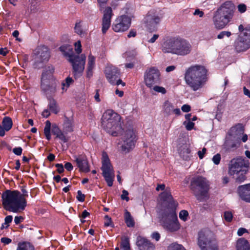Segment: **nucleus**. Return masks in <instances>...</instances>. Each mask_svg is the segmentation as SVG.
<instances>
[{"label": "nucleus", "mask_w": 250, "mask_h": 250, "mask_svg": "<svg viewBox=\"0 0 250 250\" xmlns=\"http://www.w3.org/2000/svg\"><path fill=\"white\" fill-rule=\"evenodd\" d=\"M177 205L178 203L173 200L169 188L161 193L159 207L160 221L163 228L169 232L177 231L180 228L176 212Z\"/></svg>", "instance_id": "f257e3e1"}, {"label": "nucleus", "mask_w": 250, "mask_h": 250, "mask_svg": "<svg viewBox=\"0 0 250 250\" xmlns=\"http://www.w3.org/2000/svg\"><path fill=\"white\" fill-rule=\"evenodd\" d=\"M184 79L187 85L196 91L203 88L208 81V70L203 65H192L186 70Z\"/></svg>", "instance_id": "f03ea898"}, {"label": "nucleus", "mask_w": 250, "mask_h": 250, "mask_svg": "<svg viewBox=\"0 0 250 250\" xmlns=\"http://www.w3.org/2000/svg\"><path fill=\"white\" fill-rule=\"evenodd\" d=\"M23 196L18 190H5L1 195L3 208L13 212L23 210L27 206L26 200Z\"/></svg>", "instance_id": "7ed1b4c3"}, {"label": "nucleus", "mask_w": 250, "mask_h": 250, "mask_svg": "<svg viewBox=\"0 0 250 250\" xmlns=\"http://www.w3.org/2000/svg\"><path fill=\"white\" fill-rule=\"evenodd\" d=\"M192 46L189 42L179 37L170 38L163 42L162 50L165 53H170L178 56H185L189 54Z\"/></svg>", "instance_id": "20e7f679"}, {"label": "nucleus", "mask_w": 250, "mask_h": 250, "mask_svg": "<svg viewBox=\"0 0 250 250\" xmlns=\"http://www.w3.org/2000/svg\"><path fill=\"white\" fill-rule=\"evenodd\" d=\"M59 49L71 63L74 77L76 79L82 76L85 63L86 57L85 55L74 54L72 47L68 44L61 46Z\"/></svg>", "instance_id": "39448f33"}, {"label": "nucleus", "mask_w": 250, "mask_h": 250, "mask_svg": "<svg viewBox=\"0 0 250 250\" xmlns=\"http://www.w3.org/2000/svg\"><path fill=\"white\" fill-rule=\"evenodd\" d=\"M121 116L112 110H107L103 114L101 124L103 128L113 136H117L122 131Z\"/></svg>", "instance_id": "423d86ee"}, {"label": "nucleus", "mask_w": 250, "mask_h": 250, "mask_svg": "<svg viewBox=\"0 0 250 250\" xmlns=\"http://www.w3.org/2000/svg\"><path fill=\"white\" fill-rule=\"evenodd\" d=\"M249 167V162L242 157L233 158L229 164L228 173L232 176L236 183L240 184L246 180Z\"/></svg>", "instance_id": "0eeeda50"}, {"label": "nucleus", "mask_w": 250, "mask_h": 250, "mask_svg": "<svg viewBox=\"0 0 250 250\" xmlns=\"http://www.w3.org/2000/svg\"><path fill=\"white\" fill-rule=\"evenodd\" d=\"M190 188L199 201H203L207 196L209 188V183L204 177L198 176L192 178Z\"/></svg>", "instance_id": "6e6552de"}, {"label": "nucleus", "mask_w": 250, "mask_h": 250, "mask_svg": "<svg viewBox=\"0 0 250 250\" xmlns=\"http://www.w3.org/2000/svg\"><path fill=\"white\" fill-rule=\"evenodd\" d=\"M136 142L135 132L132 127L124 131L121 140L118 143V148L123 154H126L135 147Z\"/></svg>", "instance_id": "1a4fd4ad"}, {"label": "nucleus", "mask_w": 250, "mask_h": 250, "mask_svg": "<svg viewBox=\"0 0 250 250\" xmlns=\"http://www.w3.org/2000/svg\"><path fill=\"white\" fill-rule=\"evenodd\" d=\"M144 82L146 85L151 88L153 85L160 83L161 73L155 67H151L146 70L144 74Z\"/></svg>", "instance_id": "9d476101"}, {"label": "nucleus", "mask_w": 250, "mask_h": 250, "mask_svg": "<svg viewBox=\"0 0 250 250\" xmlns=\"http://www.w3.org/2000/svg\"><path fill=\"white\" fill-rule=\"evenodd\" d=\"M234 47L237 52H244L250 48V29H246L235 41Z\"/></svg>", "instance_id": "9b49d317"}, {"label": "nucleus", "mask_w": 250, "mask_h": 250, "mask_svg": "<svg viewBox=\"0 0 250 250\" xmlns=\"http://www.w3.org/2000/svg\"><path fill=\"white\" fill-rule=\"evenodd\" d=\"M162 17L159 12L155 9L150 10L144 19L146 26L150 30H154L159 24Z\"/></svg>", "instance_id": "f8f14e48"}, {"label": "nucleus", "mask_w": 250, "mask_h": 250, "mask_svg": "<svg viewBox=\"0 0 250 250\" xmlns=\"http://www.w3.org/2000/svg\"><path fill=\"white\" fill-rule=\"evenodd\" d=\"M101 169L107 185L109 187H111L114 181V173L109 157H104L102 160Z\"/></svg>", "instance_id": "ddd939ff"}, {"label": "nucleus", "mask_w": 250, "mask_h": 250, "mask_svg": "<svg viewBox=\"0 0 250 250\" xmlns=\"http://www.w3.org/2000/svg\"><path fill=\"white\" fill-rule=\"evenodd\" d=\"M235 7L234 4L230 1L225 2L215 12L216 18H219L220 15L225 17V21H230L232 18L234 11Z\"/></svg>", "instance_id": "4468645a"}, {"label": "nucleus", "mask_w": 250, "mask_h": 250, "mask_svg": "<svg viewBox=\"0 0 250 250\" xmlns=\"http://www.w3.org/2000/svg\"><path fill=\"white\" fill-rule=\"evenodd\" d=\"M131 24V19L126 15L118 17L112 25V29L116 32H124L127 30Z\"/></svg>", "instance_id": "2eb2a0df"}, {"label": "nucleus", "mask_w": 250, "mask_h": 250, "mask_svg": "<svg viewBox=\"0 0 250 250\" xmlns=\"http://www.w3.org/2000/svg\"><path fill=\"white\" fill-rule=\"evenodd\" d=\"M244 126L242 124H237L229 128L226 134L245 143L248 140V135L244 133Z\"/></svg>", "instance_id": "dca6fc26"}, {"label": "nucleus", "mask_w": 250, "mask_h": 250, "mask_svg": "<svg viewBox=\"0 0 250 250\" xmlns=\"http://www.w3.org/2000/svg\"><path fill=\"white\" fill-rule=\"evenodd\" d=\"M241 141L226 134L223 148L226 152L235 150L240 146Z\"/></svg>", "instance_id": "f3484780"}, {"label": "nucleus", "mask_w": 250, "mask_h": 250, "mask_svg": "<svg viewBox=\"0 0 250 250\" xmlns=\"http://www.w3.org/2000/svg\"><path fill=\"white\" fill-rule=\"evenodd\" d=\"M212 233L209 230H201L198 233V245L200 248L208 245L209 243L216 242L212 239Z\"/></svg>", "instance_id": "a211bd4d"}, {"label": "nucleus", "mask_w": 250, "mask_h": 250, "mask_svg": "<svg viewBox=\"0 0 250 250\" xmlns=\"http://www.w3.org/2000/svg\"><path fill=\"white\" fill-rule=\"evenodd\" d=\"M57 81L56 80H47L43 78L41 82V88L46 95L49 96L54 94L56 91Z\"/></svg>", "instance_id": "6ab92c4d"}, {"label": "nucleus", "mask_w": 250, "mask_h": 250, "mask_svg": "<svg viewBox=\"0 0 250 250\" xmlns=\"http://www.w3.org/2000/svg\"><path fill=\"white\" fill-rule=\"evenodd\" d=\"M113 15L112 8L107 7L104 11V15L102 19V32L104 34L109 29L111 25V19Z\"/></svg>", "instance_id": "aec40b11"}, {"label": "nucleus", "mask_w": 250, "mask_h": 250, "mask_svg": "<svg viewBox=\"0 0 250 250\" xmlns=\"http://www.w3.org/2000/svg\"><path fill=\"white\" fill-rule=\"evenodd\" d=\"M105 73L106 78L112 84H114L115 80L120 77V72L118 69L114 66L106 67Z\"/></svg>", "instance_id": "412c9836"}, {"label": "nucleus", "mask_w": 250, "mask_h": 250, "mask_svg": "<svg viewBox=\"0 0 250 250\" xmlns=\"http://www.w3.org/2000/svg\"><path fill=\"white\" fill-rule=\"evenodd\" d=\"M237 191L240 198L243 201L250 203V184L239 186Z\"/></svg>", "instance_id": "4be33fe9"}, {"label": "nucleus", "mask_w": 250, "mask_h": 250, "mask_svg": "<svg viewBox=\"0 0 250 250\" xmlns=\"http://www.w3.org/2000/svg\"><path fill=\"white\" fill-rule=\"evenodd\" d=\"M163 111L167 116L172 114L179 116L181 113L179 108L175 107L174 105L167 100L165 101L163 105Z\"/></svg>", "instance_id": "5701e85b"}, {"label": "nucleus", "mask_w": 250, "mask_h": 250, "mask_svg": "<svg viewBox=\"0 0 250 250\" xmlns=\"http://www.w3.org/2000/svg\"><path fill=\"white\" fill-rule=\"evenodd\" d=\"M38 54L36 59L37 62H42L48 61L50 58V53L48 48L45 46H42L38 48Z\"/></svg>", "instance_id": "b1692460"}, {"label": "nucleus", "mask_w": 250, "mask_h": 250, "mask_svg": "<svg viewBox=\"0 0 250 250\" xmlns=\"http://www.w3.org/2000/svg\"><path fill=\"white\" fill-rule=\"evenodd\" d=\"M136 245L139 250H153V244L150 241L141 236L137 237Z\"/></svg>", "instance_id": "393cba45"}, {"label": "nucleus", "mask_w": 250, "mask_h": 250, "mask_svg": "<svg viewBox=\"0 0 250 250\" xmlns=\"http://www.w3.org/2000/svg\"><path fill=\"white\" fill-rule=\"evenodd\" d=\"M76 162L81 171L87 172L89 171V164L85 158L77 157Z\"/></svg>", "instance_id": "a878e982"}, {"label": "nucleus", "mask_w": 250, "mask_h": 250, "mask_svg": "<svg viewBox=\"0 0 250 250\" xmlns=\"http://www.w3.org/2000/svg\"><path fill=\"white\" fill-rule=\"evenodd\" d=\"M52 132L56 136V138H59L62 142L66 143L68 141V138L64 135L63 133L56 125H53Z\"/></svg>", "instance_id": "bb28decb"}, {"label": "nucleus", "mask_w": 250, "mask_h": 250, "mask_svg": "<svg viewBox=\"0 0 250 250\" xmlns=\"http://www.w3.org/2000/svg\"><path fill=\"white\" fill-rule=\"evenodd\" d=\"M213 20L215 27L219 29H221L224 28L229 21H226L224 20L225 17H223V16H222V15H220L219 18L217 19L216 18V13H215L213 17Z\"/></svg>", "instance_id": "cd10ccee"}, {"label": "nucleus", "mask_w": 250, "mask_h": 250, "mask_svg": "<svg viewBox=\"0 0 250 250\" xmlns=\"http://www.w3.org/2000/svg\"><path fill=\"white\" fill-rule=\"evenodd\" d=\"M54 72V68L53 66L50 65L46 67L42 74L41 82L43 80L44 77L47 80H55L53 75Z\"/></svg>", "instance_id": "c85d7f7f"}, {"label": "nucleus", "mask_w": 250, "mask_h": 250, "mask_svg": "<svg viewBox=\"0 0 250 250\" xmlns=\"http://www.w3.org/2000/svg\"><path fill=\"white\" fill-rule=\"evenodd\" d=\"M126 59L129 61L131 59H134L136 62H140L141 57L139 56L136 49L129 50L125 53Z\"/></svg>", "instance_id": "c756f323"}, {"label": "nucleus", "mask_w": 250, "mask_h": 250, "mask_svg": "<svg viewBox=\"0 0 250 250\" xmlns=\"http://www.w3.org/2000/svg\"><path fill=\"white\" fill-rule=\"evenodd\" d=\"M48 100V108L50 111L55 114H58L60 111V108L57 101L53 98H49Z\"/></svg>", "instance_id": "7c9ffc66"}, {"label": "nucleus", "mask_w": 250, "mask_h": 250, "mask_svg": "<svg viewBox=\"0 0 250 250\" xmlns=\"http://www.w3.org/2000/svg\"><path fill=\"white\" fill-rule=\"evenodd\" d=\"M236 249L237 250H250V246L248 240L241 238L237 240Z\"/></svg>", "instance_id": "2f4dec72"}, {"label": "nucleus", "mask_w": 250, "mask_h": 250, "mask_svg": "<svg viewBox=\"0 0 250 250\" xmlns=\"http://www.w3.org/2000/svg\"><path fill=\"white\" fill-rule=\"evenodd\" d=\"M95 58L91 55H89L88 59L87 68V76L90 78L92 75V70L95 66Z\"/></svg>", "instance_id": "473e14b6"}, {"label": "nucleus", "mask_w": 250, "mask_h": 250, "mask_svg": "<svg viewBox=\"0 0 250 250\" xmlns=\"http://www.w3.org/2000/svg\"><path fill=\"white\" fill-rule=\"evenodd\" d=\"M63 130L65 133L70 132L73 131V122L72 119L65 117L63 124Z\"/></svg>", "instance_id": "72a5a7b5"}, {"label": "nucleus", "mask_w": 250, "mask_h": 250, "mask_svg": "<svg viewBox=\"0 0 250 250\" xmlns=\"http://www.w3.org/2000/svg\"><path fill=\"white\" fill-rule=\"evenodd\" d=\"M125 222L126 224L127 227L132 228L134 227L135 222L132 217L130 213L127 210H125Z\"/></svg>", "instance_id": "f704fd0d"}, {"label": "nucleus", "mask_w": 250, "mask_h": 250, "mask_svg": "<svg viewBox=\"0 0 250 250\" xmlns=\"http://www.w3.org/2000/svg\"><path fill=\"white\" fill-rule=\"evenodd\" d=\"M75 32L81 37L85 35V32L83 28L82 21H79L76 22L74 27Z\"/></svg>", "instance_id": "c9c22d12"}, {"label": "nucleus", "mask_w": 250, "mask_h": 250, "mask_svg": "<svg viewBox=\"0 0 250 250\" xmlns=\"http://www.w3.org/2000/svg\"><path fill=\"white\" fill-rule=\"evenodd\" d=\"M2 124L4 129L6 131H8L11 128L13 125V122L11 118L9 117H5L3 119Z\"/></svg>", "instance_id": "e433bc0d"}, {"label": "nucleus", "mask_w": 250, "mask_h": 250, "mask_svg": "<svg viewBox=\"0 0 250 250\" xmlns=\"http://www.w3.org/2000/svg\"><path fill=\"white\" fill-rule=\"evenodd\" d=\"M17 250H34V247L28 242L19 243Z\"/></svg>", "instance_id": "4c0bfd02"}, {"label": "nucleus", "mask_w": 250, "mask_h": 250, "mask_svg": "<svg viewBox=\"0 0 250 250\" xmlns=\"http://www.w3.org/2000/svg\"><path fill=\"white\" fill-rule=\"evenodd\" d=\"M121 248L124 250H131L129 240L127 237H124L122 238Z\"/></svg>", "instance_id": "58836bf2"}, {"label": "nucleus", "mask_w": 250, "mask_h": 250, "mask_svg": "<svg viewBox=\"0 0 250 250\" xmlns=\"http://www.w3.org/2000/svg\"><path fill=\"white\" fill-rule=\"evenodd\" d=\"M50 128L51 123L49 121H46L45 122V125L44 128V133L48 140H49L51 138Z\"/></svg>", "instance_id": "ea45409f"}, {"label": "nucleus", "mask_w": 250, "mask_h": 250, "mask_svg": "<svg viewBox=\"0 0 250 250\" xmlns=\"http://www.w3.org/2000/svg\"><path fill=\"white\" fill-rule=\"evenodd\" d=\"M74 81L72 79V78L70 77H67L65 81L62 82V90H64L65 88V90L66 89L73 83Z\"/></svg>", "instance_id": "a19ab883"}, {"label": "nucleus", "mask_w": 250, "mask_h": 250, "mask_svg": "<svg viewBox=\"0 0 250 250\" xmlns=\"http://www.w3.org/2000/svg\"><path fill=\"white\" fill-rule=\"evenodd\" d=\"M201 250H218V246L216 242L209 243L208 245L201 248Z\"/></svg>", "instance_id": "79ce46f5"}, {"label": "nucleus", "mask_w": 250, "mask_h": 250, "mask_svg": "<svg viewBox=\"0 0 250 250\" xmlns=\"http://www.w3.org/2000/svg\"><path fill=\"white\" fill-rule=\"evenodd\" d=\"M188 213L187 210H182L179 213V218L184 221H186L188 219Z\"/></svg>", "instance_id": "37998d69"}, {"label": "nucleus", "mask_w": 250, "mask_h": 250, "mask_svg": "<svg viewBox=\"0 0 250 250\" xmlns=\"http://www.w3.org/2000/svg\"><path fill=\"white\" fill-rule=\"evenodd\" d=\"M153 90L156 92L161 93L162 94H165L167 92V90L164 87L160 86H154L153 87Z\"/></svg>", "instance_id": "c03bdc74"}, {"label": "nucleus", "mask_w": 250, "mask_h": 250, "mask_svg": "<svg viewBox=\"0 0 250 250\" xmlns=\"http://www.w3.org/2000/svg\"><path fill=\"white\" fill-rule=\"evenodd\" d=\"M232 214L230 211H226L224 212V218L226 221L230 222L232 219Z\"/></svg>", "instance_id": "a18cd8bd"}, {"label": "nucleus", "mask_w": 250, "mask_h": 250, "mask_svg": "<svg viewBox=\"0 0 250 250\" xmlns=\"http://www.w3.org/2000/svg\"><path fill=\"white\" fill-rule=\"evenodd\" d=\"M184 125H185V127L188 130H192L194 126V123L188 121V122H187L186 121H185L183 123Z\"/></svg>", "instance_id": "49530a36"}, {"label": "nucleus", "mask_w": 250, "mask_h": 250, "mask_svg": "<svg viewBox=\"0 0 250 250\" xmlns=\"http://www.w3.org/2000/svg\"><path fill=\"white\" fill-rule=\"evenodd\" d=\"M171 250H186L181 245L178 244H172L170 246Z\"/></svg>", "instance_id": "de8ad7c7"}, {"label": "nucleus", "mask_w": 250, "mask_h": 250, "mask_svg": "<svg viewBox=\"0 0 250 250\" xmlns=\"http://www.w3.org/2000/svg\"><path fill=\"white\" fill-rule=\"evenodd\" d=\"M231 35V33L229 31H222L217 36V38L219 39H223L225 36L229 37Z\"/></svg>", "instance_id": "09e8293b"}, {"label": "nucleus", "mask_w": 250, "mask_h": 250, "mask_svg": "<svg viewBox=\"0 0 250 250\" xmlns=\"http://www.w3.org/2000/svg\"><path fill=\"white\" fill-rule=\"evenodd\" d=\"M75 51L76 53L79 54L81 53L82 49H81V43L80 41H78L75 43Z\"/></svg>", "instance_id": "8fccbe9b"}, {"label": "nucleus", "mask_w": 250, "mask_h": 250, "mask_svg": "<svg viewBox=\"0 0 250 250\" xmlns=\"http://www.w3.org/2000/svg\"><path fill=\"white\" fill-rule=\"evenodd\" d=\"M100 10L102 11L104 7L107 0H97Z\"/></svg>", "instance_id": "3c124183"}, {"label": "nucleus", "mask_w": 250, "mask_h": 250, "mask_svg": "<svg viewBox=\"0 0 250 250\" xmlns=\"http://www.w3.org/2000/svg\"><path fill=\"white\" fill-rule=\"evenodd\" d=\"M238 11L241 13H244L247 10V6L244 3H241L237 6Z\"/></svg>", "instance_id": "603ef678"}, {"label": "nucleus", "mask_w": 250, "mask_h": 250, "mask_svg": "<svg viewBox=\"0 0 250 250\" xmlns=\"http://www.w3.org/2000/svg\"><path fill=\"white\" fill-rule=\"evenodd\" d=\"M128 192L127 190L124 189L122 191V194L121 195V198L122 200H125L126 201H128L129 200V197H128Z\"/></svg>", "instance_id": "864d4df0"}, {"label": "nucleus", "mask_w": 250, "mask_h": 250, "mask_svg": "<svg viewBox=\"0 0 250 250\" xmlns=\"http://www.w3.org/2000/svg\"><path fill=\"white\" fill-rule=\"evenodd\" d=\"M77 200L80 202H83L84 201L85 196L82 193L81 190H78L77 196Z\"/></svg>", "instance_id": "5fc2aeb1"}, {"label": "nucleus", "mask_w": 250, "mask_h": 250, "mask_svg": "<svg viewBox=\"0 0 250 250\" xmlns=\"http://www.w3.org/2000/svg\"><path fill=\"white\" fill-rule=\"evenodd\" d=\"M12 219H13V217L11 215H8L5 218L4 224L7 225L5 227L6 228H7L9 227V224L12 222Z\"/></svg>", "instance_id": "6e6d98bb"}, {"label": "nucleus", "mask_w": 250, "mask_h": 250, "mask_svg": "<svg viewBox=\"0 0 250 250\" xmlns=\"http://www.w3.org/2000/svg\"><path fill=\"white\" fill-rule=\"evenodd\" d=\"M55 167H57V172L61 174L64 171V167H63L62 164H56L55 165Z\"/></svg>", "instance_id": "4d7b16f0"}, {"label": "nucleus", "mask_w": 250, "mask_h": 250, "mask_svg": "<svg viewBox=\"0 0 250 250\" xmlns=\"http://www.w3.org/2000/svg\"><path fill=\"white\" fill-rule=\"evenodd\" d=\"M22 149L21 147H15L13 149V152L16 155H21L22 153Z\"/></svg>", "instance_id": "13d9d810"}, {"label": "nucleus", "mask_w": 250, "mask_h": 250, "mask_svg": "<svg viewBox=\"0 0 250 250\" xmlns=\"http://www.w3.org/2000/svg\"><path fill=\"white\" fill-rule=\"evenodd\" d=\"M104 218L105 220L104 222V226L106 227L111 226L112 224L111 218L108 215H105Z\"/></svg>", "instance_id": "bf43d9fd"}, {"label": "nucleus", "mask_w": 250, "mask_h": 250, "mask_svg": "<svg viewBox=\"0 0 250 250\" xmlns=\"http://www.w3.org/2000/svg\"><path fill=\"white\" fill-rule=\"evenodd\" d=\"M0 241L5 245H8L12 242V240L7 237H2L1 238Z\"/></svg>", "instance_id": "052dcab7"}, {"label": "nucleus", "mask_w": 250, "mask_h": 250, "mask_svg": "<svg viewBox=\"0 0 250 250\" xmlns=\"http://www.w3.org/2000/svg\"><path fill=\"white\" fill-rule=\"evenodd\" d=\"M182 110L184 112H188L190 111L191 107L188 104H184L181 107Z\"/></svg>", "instance_id": "680f3d73"}, {"label": "nucleus", "mask_w": 250, "mask_h": 250, "mask_svg": "<svg viewBox=\"0 0 250 250\" xmlns=\"http://www.w3.org/2000/svg\"><path fill=\"white\" fill-rule=\"evenodd\" d=\"M24 218L22 216H16L14 219V222L16 225L20 224L23 220Z\"/></svg>", "instance_id": "e2e57ef3"}, {"label": "nucleus", "mask_w": 250, "mask_h": 250, "mask_svg": "<svg viewBox=\"0 0 250 250\" xmlns=\"http://www.w3.org/2000/svg\"><path fill=\"white\" fill-rule=\"evenodd\" d=\"M151 237L153 239H155L158 241L160 238V234L157 232H155L152 234Z\"/></svg>", "instance_id": "0e129e2a"}, {"label": "nucleus", "mask_w": 250, "mask_h": 250, "mask_svg": "<svg viewBox=\"0 0 250 250\" xmlns=\"http://www.w3.org/2000/svg\"><path fill=\"white\" fill-rule=\"evenodd\" d=\"M136 36V31L134 29H131L127 35V37L130 38L131 37H135Z\"/></svg>", "instance_id": "69168bd1"}, {"label": "nucleus", "mask_w": 250, "mask_h": 250, "mask_svg": "<svg viewBox=\"0 0 250 250\" xmlns=\"http://www.w3.org/2000/svg\"><path fill=\"white\" fill-rule=\"evenodd\" d=\"M247 232H248V231L246 229L241 228L238 230L237 234L239 236H242L244 233Z\"/></svg>", "instance_id": "338daca9"}, {"label": "nucleus", "mask_w": 250, "mask_h": 250, "mask_svg": "<svg viewBox=\"0 0 250 250\" xmlns=\"http://www.w3.org/2000/svg\"><path fill=\"white\" fill-rule=\"evenodd\" d=\"M50 115V110H49L48 109H44L42 112V116L44 118L48 117Z\"/></svg>", "instance_id": "774afa93"}]
</instances>
